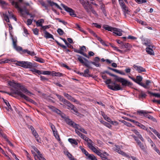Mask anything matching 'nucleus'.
Instances as JSON below:
<instances>
[{"label": "nucleus", "instance_id": "f257e3e1", "mask_svg": "<svg viewBox=\"0 0 160 160\" xmlns=\"http://www.w3.org/2000/svg\"><path fill=\"white\" fill-rule=\"evenodd\" d=\"M77 56L78 57L77 59L80 62L88 68H92L90 65V63L93 64L97 67H100L101 66V64L99 63L100 59L98 57H95L94 58V61H90L80 55H77Z\"/></svg>", "mask_w": 160, "mask_h": 160}, {"label": "nucleus", "instance_id": "f03ea898", "mask_svg": "<svg viewBox=\"0 0 160 160\" xmlns=\"http://www.w3.org/2000/svg\"><path fill=\"white\" fill-rule=\"evenodd\" d=\"M16 64L17 65L24 68H30V70L33 72L34 73H36L39 74V72H40V70L34 68H32V67H35L37 66L36 64L34 62H31L28 61H17Z\"/></svg>", "mask_w": 160, "mask_h": 160}, {"label": "nucleus", "instance_id": "7ed1b4c3", "mask_svg": "<svg viewBox=\"0 0 160 160\" xmlns=\"http://www.w3.org/2000/svg\"><path fill=\"white\" fill-rule=\"evenodd\" d=\"M8 84L10 86H12L15 88H20V90L27 95H30L32 94V93L31 92L28 91L27 89L25 88L24 86L21 85L20 83H16L13 81L12 82L9 81L8 82Z\"/></svg>", "mask_w": 160, "mask_h": 160}, {"label": "nucleus", "instance_id": "20e7f679", "mask_svg": "<svg viewBox=\"0 0 160 160\" xmlns=\"http://www.w3.org/2000/svg\"><path fill=\"white\" fill-rule=\"evenodd\" d=\"M116 81L113 82L111 81L110 79L107 80L104 82L106 84H108V88L112 90L118 91L122 89V88L120 85L116 84Z\"/></svg>", "mask_w": 160, "mask_h": 160}, {"label": "nucleus", "instance_id": "39448f33", "mask_svg": "<svg viewBox=\"0 0 160 160\" xmlns=\"http://www.w3.org/2000/svg\"><path fill=\"white\" fill-rule=\"evenodd\" d=\"M65 120L66 123L68 125L74 128H77L78 130L85 134H87V132L84 130V128H81L79 125L76 124L71 120L67 118Z\"/></svg>", "mask_w": 160, "mask_h": 160}, {"label": "nucleus", "instance_id": "423d86ee", "mask_svg": "<svg viewBox=\"0 0 160 160\" xmlns=\"http://www.w3.org/2000/svg\"><path fill=\"white\" fill-rule=\"evenodd\" d=\"M79 1L87 12L88 14H90V6H92L91 5V4L89 2L86 0H79Z\"/></svg>", "mask_w": 160, "mask_h": 160}, {"label": "nucleus", "instance_id": "0eeeda50", "mask_svg": "<svg viewBox=\"0 0 160 160\" xmlns=\"http://www.w3.org/2000/svg\"><path fill=\"white\" fill-rule=\"evenodd\" d=\"M115 80L116 82H121L122 85L123 86H129L132 85V83L128 81L124 78L119 77H116L115 78Z\"/></svg>", "mask_w": 160, "mask_h": 160}, {"label": "nucleus", "instance_id": "6e6552de", "mask_svg": "<svg viewBox=\"0 0 160 160\" xmlns=\"http://www.w3.org/2000/svg\"><path fill=\"white\" fill-rule=\"evenodd\" d=\"M15 93L20 96L21 98H24L27 101L33 103H34L35 102L33 100L26 96L18 89H17L15 90Z\"/></svg>", "mask_w": 160, "mask_h": 160}, {"label": "nucleus", "instance_id": "1a4fd4ad", "mask_svg": "<svg viewBox=\"0 0 160 160\" xmlns=\"http://www.w3.org/2000/svg\"><path fill=\"white\" fill-rule=\"evenodd\" d=\"M141 41L143 45L146 46L151 47L152 48H155V47L152 45L150 39L146 38H142Z\"/></svg>", "mask_w": 160, "mask_h": 160}, {"label": "nucleus", "instance_id": "9d476101", "mask_svg": "<svg viewBox=\"0 0 160 160\" xmlns=\"http://www.w3.org/2000/svg\"><path fill=\"white\" fill-rule=\"evenodd\" d=\"M13 48L17 51H22L23 53H27L28 54L32 56H34L35 55V54L33 51H30L27 49H24L22 50V48L20 46H16V47H15Z\"/></svg>", "mask_w": 160, "mask_h": 160}, {"label": "nucleus", "instance_id": "9b49d317", "mask_svg": "<svg viewBox=\"0 0 160 160\" xmlns=\"http://www.w3.org/2000/svg\"><path fill=\"white\" fill-rule=\"evenodd\" d=\"M61 5L64 9L66 11L69 13L71 16L73 17H76V14L75 13L74 11L72 9L68 7L63 4H61Z\"/></svg>", "mask_w": 160, "mask_h": 160}, {"label": "nucleus", "instance_id": "f8f14e48", "mask_svg": "<svg viewBox=\"0 0 160 160\" xmlns=\"http://www.w3.org/2000/svg\"><path fill=\"white\" fill-rule=\"evenodd\" d=\"M12 4L15 6V8L18 9V10L21 12H24L28 15H31L27 9L24 10L23 9H22L19 7L18 3L17 2L13 1L12 2Z\"/></svg>", "mask_w": 160, "mask_h": 160}, {"label": "nucleus", "instance_id": "ddd939ff", "mask_svg": "<svg viewBox=\"0 0 160 160\" xmlns=\"http://www.w3.org/2000/svg\"><path fill=\"white\" fill-rule=\"evenodd\" d=\"M133 67L139 73L146 72L145 69L141 66L134 64L133 65Z\"/></svg>", "mask_w": 160, "mask_h": 160}, {"label": "nucleus", "instance_id": "4468645a", "mask_svg": "<svg viewBox=\"0 0 160 160\" xmlns=\"http://www.w3.org/2000/svg\"><path fill=\"white\" fill-rule=\"evenodd\" d=\"M89 148L91 149L92 151L95 153L97 155L100 156L103 155L102 153L100 152V150L99 149H97L93 146V145L92 146H91V147Z\"/></svg>", "mask_w": 160, "mask_h": 160}, {"label": "nucleus", "instance_id": "2eb2a0df", "mask_svg": "<svg viewBox=\"0 0 160 160\" xmlns=\"http://www.w3.org/2000/svg\"><path fill=\"white\" fill-rule=\"evenodd\" d=\"M83 139L87 142L89 148L91 147V146H92L94 144L93 142H92L91 139L87 137L86 136L84 137Z\"/></svg>", "mask_w": 160, "mask_h": 160}, {"label": "nucleus", "instance_id": "dca6fc26", "mask_svg": "<svg viewBox=\"0 0 160 160\" xmlns=\"http://www.w3.org/2000/svg\"><path fill=\"white\" fill-rule=\"evenodd\" d=\"M114 29L113 33L117 36H121L122 35V31L121 29L115 28H114Z\"/></svg>", "mask_w": 160, "mask_h": 160}, {"label": "nucleus", "instance_id": "f3484780", "mask_svg": "<svg viewBox=\"0 0 160 160\" xmlns=\"http://www.w3.org/2000/svg\"><path fill=\"white\" fill-rule=\"evenodd\" d=\"M152 48L151 47H148L146 48V52L148 53V54H150L151 55H154V52L152 50ZM154 49H155V48L154 49V48H153Z\"/></svg>", "mask_w": 160, "mask_h": 160}, {"label": "nucleus", "instance_id": "a211bd4d", "mask_svg": "<svg viewBox=\"0 0 160 160\" xmlns=\"http://www.w3.org/2000/svg\"><path fill=\"white\" fill-rule=\"evenodd\" d=\"M47 2L49 4L50 6L53 7L54 6H56L58 8L61 10L62 8L57 3L54 2L51 0H48Z\"/></svg>", "mask_w": 160, "mask_h": 160}, {"label": "nucleus", "instance_id": "6ab92c4d", "mask_svg": "<svg viewBox=\"0 0 160 160\" xmlns=\"http://www.w3.org/2000/svg\"><path fill=\"white\" fill-rule=\"evenodd\" d=\"M136 83L138 84L139 85H143V83L141 82L142 80V76H138L136 77Z\"/></svg>", "mask_w": 160, "mask_h": 160}, {"label": "nucleus", "instance_id": "aec40b11", "mask_svg": "<svg viewBox=\"0 0 160 160\" xmlns=\"http://www.w3.org/2000/svg\"><path fill=\"white\" fill-rule=\"evenodd\" d=\"M69 108H71L72 110L74 112L76 113H78V111L77 108L74 107V106L71 103L69 102L68 104L67 105Z\"/></svg>", "mask_w": 160, "mask_h": 160}, {"label": "nucleus", "instance_id": "412c9836", "mask_svg": "<svg viewBox=\"0 0 160 160\" xmlns=\"http://www.w3.org/2000/svg\"><path fill=\"white\" fill-rule=\"evenodd\" d=\"M44 34L45 35L44 36V37H45L46 38H52L54 40V38L53 37V36L51 34L48 32H47L46 31H44Z\"/></svg>", "mask_w": 160, "mask_h": 160}, {"label": "nucleus", "instance_id": "4be33fe9", "mask_svg": "<svg viewBox=\"0 0 160 160\" xmlns=\"http://www.w3.org/2000/svg\"><path fill=\"white\" fill-rule=\"evenodd\" d=\"M55 42L58 45H59L60 46L62 47L65 50V51L66 52H70V50L68 49L67 48L66 46H65L61 44L57 40H55Z\"/></svg>", "mask_w": 160, "mask_h": 160}, {"label": "nucleus", "instance_id": "5701e85b", "mask_svg": "<svg viewBox=\"0 0 160 160\" xmlns=\"http://www.w3.org/2000/svg\"><path fill=\"white\" fill-rule=\"evenodd\" d=\"M103 28L106 30L111 32L113 31L114 28L107 25H104L103 26Z\"/></svg>", "mask_w": 160, "mask_h": 160}, {"label": "nucleus", "instance_id": "b1692460", "mask_svg": "<svg viewBox=\"0 0 160 160\" xmlns=\"http://www.w3.org/2000/svg\"><path fill=\"white\" fill-rule=\"evenodd\" d=\"M59 100L64 102L65 105L67 106V105L68 104V103L70 102L68 100H66V99L64 98L62 96H61L59 98Z\"/></svg>", "mask_w": 160, "mask_h": 160}, {"label": "nucleus", "instance_id": "393cba45", "mask_svg": "<svg viewBox=\"0 0 160 160\" xmlns=\"http://www.w3.org/2000/svg\"><path fill=\"white\" fill-rule=\"evenodd\" d=\"M152 112H148L145 110H141L137 111V113L140 115L142 116V114H148L151 113Z\"/></svg>", "mask_w": 160, "mask_h": 160}, {"label": "nucleus", "instance_id": "a878e982", "mask_svg": "<svg viewBox=\"0 0 160 160\" xmlns=\"http://www.w3.org/2000/svg\"><path fill=\"white\" fill-rule=\"evenodd\" d=\"M151 83V82L150 80H147L145 84L143 83V85H141V86H142L146 89H148L149 88V87L148 86Z\"/></svg>", "mask_w": 160, "mask_h": 160}, {"label": "nucleus", "instance_id": "bb28decb", "mask_svg": "<svg viewBox=\"0 0 160 160\" xmlns=\"http://www.w3.org/2000/svg\"><path fill=\"white\" fill-rule=\"evenodd\" d=\"M138 141V142H137V143L138 145L139 146V147L143 151H145V146L140 140L139 141Z\"/></svg>", "mask_w": 160, "mask_h": 160}, {"label": "nucleus", "instance_id": "cd10ccee", "mask_svg": "<svg viewBox=\"0 0 160 160\" xmlns=\"http://www.w3.org/2000/svg\"><path fill=\"white\" fill-rule=\"evenodd\" d=\"M68 141L72 144L77 145L78 144L77 142L75 139L69 138L68 139Z\"/></svg>", "mask_w": 160, "mask_h": 160}, {"label": "nucleus", "instance_id": "c85d7f7f", "mask_svg": "<svg viewBox=\"0 0 160 160\" xmlns=\"http://www.w3.org/2000/svg\"><path fill=\"white\" fill-rule=\"evenodd\" d=\"M44 22V20L42 19H41L39 20H38V21L36 22V25L38 27L39 26H42V23H43Z\"/></svg>", "mask_w": 160, "mask_h": 160}, {"label": "nucleus", "instance_id": "c756f323", "mask_svg": "<svg viewBox=\"0 0 160 160\" xmlns=\"http://www.w3.org/2000/svg\"><path fill=\"white\" fill-rule=\"evenodd\" d=\"M33 155L35 159L36 160H41V157L43 158V157L41 154V156H40L39 154H38V155L36 154H33Z\"/></svg>", "mask_w": 160, "mask_h": 160}, {"label": "nucleus", "instance_id": "7c9ffc66", "mask_svg": "<svg viewBox=\"0 0 160 160\" xmlns=\"http://www.w3.org/2000/svg\"><path fill=\"white\" fill-rule=\"evenodd\" d=\"M3 101H4L5 103L6 104L7 106V107L6 108V109L8 110H9V109H10L11 110L12 109V108H11V106L9 103L8 102V101H7V100H4V99L3 100Z\"/></svg>", "mask_w": 160, "mask_h": 160}, {"label": "nucleus", "instance_id": "2f4dec72", "mask_svg": "<svg viewBox=\"0 0 160 160\" xmlns=\"http://www.w3.org/2000/svg\"><path fill=\"white\" fill-rule=\"evenodd\" d=\"M51 71H40V72H39V75L43 74V75H50L51 74Z\"/></svg>", "mask_w": 160, "mask_h": 160}, {"label": "nucleus", "instance_id": "473e14b6", "mask_svg": "<svg viewBox=\"0 0 160 160\" xmlns=\"http://www.w3.org/2000/svg\"><path fill=\"white\" fill-rule=\"evenodd\" d=\"M35 60L37 62H41V63H44L45 62L44 60L42 58H38L36 56L35 57Z\"/></svg>", "mask_w": 160, "mask_h": 160}, {"label": "nucleus", "instance_id": "72a5a7b5", "mask_svg": "<svg viewBox=\"0 0 160 160\" xmlns=\"http://www.w3.org/2000/svg\"><path fill=\"white\" fill-rule=\"evenodd\" d=\"M137 126L139 127L141 129L148 131V128L144 125L138 122Z\"/></svg>", "mask_w": 160, "mask_h": 160}, {"label": "nucleus", "instance_id": "f704fd0d", "mask_svg": "<svg viewBox=\"0 0 160 160\" xmlns=\"http://www.w3.org/2000/svg\"><path fill=\"white\" fill-rule=\"evenodd\" d=\"M89 159L90 160H97L96 157L92 154H89L87 156Z\"/></svg>", "mask_w": 160, "mask_h": 160}, {"label": "nucleus", "instance_id": "c9c22d12", "mask_svg": "<svg viewBox=\"0 0 160 160\" xmlns=\"http://www.w3.org/2000/svg\"><path fill=\"white\" fill-rule=\"evenodd\" d=\"M32 132V134L34 135V136L35 137V138H36V140L38 141V142H39V139H38V134L36 132L35 130L34 131H33Z\"/></svg>", "mask_w": 160, "mask_h": 160}, {"label": "nucleus", "instance_id": "e433bc0d", "mask_svg": "<svg viewBox=\"0 0 160 160\" xmlns=\"http://www.w3.org/2000/svg\"><path fill=\"white\" fill-rule=\"evenodd\" d=\"M122 48H129L130 46V44L128 43L122 42Z\"/></svg>", "mask_w": 160, "mask_h": 160}, {"label": "nucleus", "instance_id": "4c0bfd02", "mask_svg": "<svg viewBox=\"0 0 160 160\" xmlns=\"http://www.w3.org/2000/svg\"><path fill=\"white\" fill-rule=\"evenodd\" d=\"M90 14H89L90 15L91 14V12H92L93 14H94V15H95L97 17L98 16V15L97 14V13H96V11L93 9V7L92 6H90Z\"/></svg>", "mask_w": 160, "mask_h": 160}, {"label": "nucleus", "instance_id": "58836bf2", "mask_svg": "<svg viewBox=\"0 0 160 160\" xmlns=\"http://www.w3.org/2000/svg\"><path fill=\"white\" fill-rule=\"evenodd\" d=\"M121 122L124 124V125L127 126L128 127H130L132 126V124L128 122H126L124 120H121Z\"/></svg>", "mask_w": 160, "mask_h": 160}, {"label": "nucleus", "instance_id": "ea45409f", "mask_svg": "<svg viewBox=\"0 0 160 160\" xmlns=\"http://www.w3.org/2000/svg\"><path fill=\"white\" fill-rule=\"evenodd\" d=\"M135 2L138 4L144 3L147 2V0H135Z\"/></svg>", "mask_w": 160, "mask_h": 160}, {"label": "nucleus", "instance_id": "a19ab883", "mask_svg": "<svg viewBox=\"0 0 160 160\" xmlns=\"http://www.w3.org/2000/svg\"><path fill=\"white\" fill-rule=\"evenodd\" d=\"M53 132L54 136L57 139H60L57 130L54 131V132Z\"/></svg>", "mask_w": 160, "mask_h": 160}, {"label": "nucleus", "instance_id": "79ce46f5", "mask_svg": "<svg viewBox=\"0 0 160 160\" xmlns=\"http://www.w3.org/2000/svg\"><path fill=\"white\" fill-rule=\"evenodd\" d=\"M148 93L151 95H152L153 96H154L156 97L160 98V94L158 93H153L149 92H148Z\"/></svg>", "mask_w": 160, "mask_h": 160}, {"label": "nucleus", "instance_id": "37998d69", "mask_svg": "<svg viewBox=\"0 0 160 160\" xmlns=\"http://www.w3.org/2000/svg\"><path fill=\"white\" fill-rule=\"evenodd\" d=\"M89 68H88V69H85L84 71V74H83L84 75V77H88V75L89 72Z\"/></svg>", "mask_w": 160, "mask_h": 160}, {"label": "nucleus", "instance_id": "c03bdc74", "mask_svg": "<svg viewBox=\"0 0 160 160\" xmlns=\"http://www.w3.org/2000/svg\"><path fill=\"white\" fill-rule=\"evenodd\" d=\"M49 125L52 132H54V131H56L57 130L54 125L53 124L50 122L49 123Z\"/></svg>", "mask_w": 160, "mask_h": 160}, {"label": "nucleus", "instance_id": "a18cd8bd", "mask_svg": "<svg viewBox=\"0 0 160 160\" xmlns=\"http://www.w3.org/2000/svg\"><path fill=\"white\" fill-rule=\"evenodd\" d=\"M115 147L113 149L115 151L118 152L120 150H121L120 149L119 146L116 145H115Z\"/></svg>", "mask_w": 160, "mask_h": 160}, {"label": "nucleus", "instance_id": "49530a36", "mask_svg": "<svg viewBox=\"0 0 160 160\" xmlns=\"http://www.w3.org/2000/svg\"><path fill=\"white\" fill-rule=\"evenodd\" d=\"M57 32L60 35H62L64 33L63 31L60 28H58L57 30Z\"/></svg>", "mask_w": 160, "mask_h": 160}, {"label": "nucleus", "instance_id": "de8ad7c7", "mask_svg": "<svg viewBox=\"0 0 160 160\" xmlns=\"http://www.w3.org/2000/svg\"><path fill=\"white\" fill-rule=\"evenodd\" d=\"M122 9L124 10V12H128V8L126 7L125 4L121 6Z\"/></svg>", "mask_w": 160, "mask_h": 160}, {"label": "nucleus", "instance_id": "09e8293b", "mask_svg": "<svg viewBox=\"0 0 160 160\" xmlns=\"http://www.w3.org/2000/svg\"><path fill=\"white\" fill-rule=\"evenodd\" d=\"M56 20H58L59 22L62 23L64 25H66L67 24V22H66L62 20L60 18H56Z\"/></svg>", "mask_w": 160, "mask_h": 160}, {"label": "nucleus", "instance_id": "8fccbe9b", "mask_svg": "<svg viewBox=\"0 0 160 160\" xmlns=\"http://www.w3.org/2000/svg\"><path fill=\"white\" fill-rule=\"evenodd\" d=\"M103 117L105 119L109 122H110V121H111V119L109 117H107L105 115L103 116Z\"/></svg>", "mask_w": 160, "mask_h": 160}, {"label": "nucleus", "instance_id": "3c124183", "mask_svg": "<svg viewBox=\"0 0 160 160\" xmlns=\"http://www.w3.org/2000/svg\"><path fill=\"white\" fill-rule=\"evenodd\" d=\"M33 32L36 35H38V34L39 30L37 28H34L32 29Z\"/></svg>", "mask_w": 160, "mask_h": 160}, {"label": "nucleus", "instance_id": "603ef678", "mask_svg": "<svg viewBox=\"0 0 160 160\" xmlns=\"http://www.w3.org/2000/svg\"><path fill=\"white\" fill-rule=\"evenodd\" d=\"M63 95L66 98H67L68 100H69L70 99V98H71V97H72L71 95H69L67 93L65 92L63 93Z\"/></svg>", "mask_w": 160, "mask_h": 160}, {"label": "nucleus", "instance_id": "864d4df0", "mask_svg": "<svg viewBox=\"0 0 160 160\" xmlns=\"http://www.w3.org/2000/svg\"><path fill=\"white\" fill-rule=\"evenodd\" d=\"M12 41L13 47L14 48L17 46V40L12 38Z\"/></svg>", "mask_w": 160, "mask_h": 160}, {"label": "nucleus", "instance_id": "5fc2aeb1", "mask_svg": "<svg viewBox=\"0 0 160 160\" xmlns=\"http://www.w3.org/2000/svg\"><path fill=\"white\" fill-rule=\"evenodd\" d=\"M111 124L115 126H117L118 124V123L116 121H112L111 120L110 122Z\"/></svg>", "mask_w": 160, "mask_h": 160}, {"label": "nucleus", "instance_id": "6e6d98bb", "mask_svg": "<svg viewBox=\"0 0 160 160\" xmlns=\"http://www.w3.org/2000/svg\"><path fill=\"white\" fill-rule=\"evenodd\" d=\"M105 72L107 73L108 74H109L110 76L115 77L114 79L115 78H116V77H118V76L111 73L108 71H106Z\"/></svg>", "mask_w": 160, "mask_h": 160}, {"label": "nucleus", "instance_id": "4d7b16f0", "mask_svg": "<svg viewBox=\"0 0 160 160\" xmlns=\"http://www.w3.org/2000/svg\"><path fill=\"white\" fill-rule=\"evenodd\" d=\"M102 155L100 156V157L102 160H108V158H107L106 155L102 154Z\"/></svg>", "mask_w": 160, "mask_h": 160}, {"label": "nucleus", "instance_id": "13d9d810", "mask_svg": "<svg viewBox=\"0 0 160 160\" xmlns=\"http://www.w3.org/2000/svg\"><path fill=\"white\" fill-rule=\"evenodd\" d=\"M82 151L87 157L88 156V155L89 154L88 153L84 148L83 149H82Z\"/></svg>", "mask_w": 160, "mask_h": 160}, {"label": "nucleus", "instance_id": "bf43d9fd", "mask_svg": "<svg viewBox=\"0 0 160 160\" xmlns=\"http://www.w3.org/2000/svg\"><path fill=\"white\" fill-rule=\"evenodd\" d=\"M66 154L70 160H71V159H72V158L73 157L72 156V155L68 152H66Z\"/></svg>", "mask_w": 160, "mask_h": 160}, {"label": "nucleus", "instance_id": "052dcab7", "mask_svg": "<svg viewBox=\"0 0 160 160\" xmlns=\"http://www.w3.org/2000/svg\"><path fill=\"white\" fill-rule=\"evenodd\" d=\"M119 154L123 156H127V154L125 153L123 151H121V150H120V151L118 152Z\"/></svg>", "mask_w": 160, "mask_h": 160}, {"label": "nucleus", "instance_id": "680f3d73", "mask_svg": "<svg viewBox=\"0 0 160 160\" xmlns=\"http://www.w3.org/2000/svg\"><path fill=\"white\" fill-rule=\"evenodd\" d=\"M5 20L7 22H9V20L8 15L6 14H4Z\"/></svg>", "mask_w": 160, "mask_h": 160}, {"label": "nucleus", "instance_id": "e2e57ef3", "mask_svg": "<svg viewBox=\"0 0 160 160\" xmlns=\"http://www.w3.org/2000/svg\"><path fill=\"white\" fill-rule=\"evenodd\" d=\"M63 74L58 72H56L55 76L58 77H61L62 76Z\"/></svg>", "mask_w": 160, "mask_h": 160}, {"label": "nucleus", "instance_id": "0e129e2a", "mask_svg": "<svg viewBox=\"0 0 160 160\" xmlns=\"http://www.w3.org/2000/svg\"><path fill=\"white\" fill-rule=\"evenodd\" d=\"M69 100L71 101L72 102H76L77 103H78V101L77 100L72 97H71L70 99Z\"/></svg>", "mask_w": 160, "mask_h": 160}, {"label": "nucleus", "instance_id": "69168bd1", "mask_svg": "<svg viewBox=\"0 0 160 160\" xmlns=\"http://www.w3.org/2000/svg\"><path fill=\"white\" fill-rule=\"evenodd\" d=\"M41 27L44 30V32L45 31H46L45 30L46 29H48L50 28V26L49 25H46L44 26H42Z\"/></svg>", "mask_w": 160, "mask_h": 160}, {"label": "nucleus", "instance_id": "338daca9", "mask_svg": "<svg viewBox=\"0 0 160 160\" xmlns=\"http://www.w3.org/2000/svg\"><path fill=\"white\" fill-rule=\"evenodd\" d=\"M148 116L149 117L148 118V119L151 120H152L154 122L156 121V119L154 118L152 116L150 115L149 116Z\"/></svg>", "mask_w": 160, "mask_h": 160}, {"label": "nucleus", "instance_id": "774afa93", "mask_svg": "<svg viewBox=\"0 0 160 160\" xmlns=\"http://www.w3.org/2000/svg\"><path fill=\"white\" fill-rule=\"evenodd\" d=\"M104 125L109 128H111L112 127V126L109 123L106 122L104 123Z\"/></svg>", "mask_w": 160, "mask_h": 160}]
</instances>
